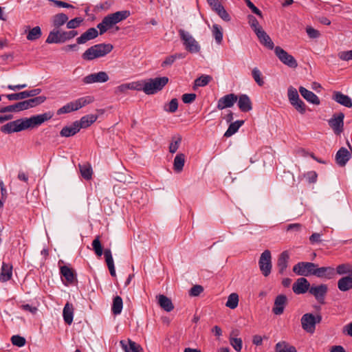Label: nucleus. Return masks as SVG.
I'll use <instances>...</instances> for the list:
<instances>
[{"label":"nucleus","mask_w":352,"mask_h":352,"mask_svg":"<svg viewBox=\"0 0 352 352\" xmlns=\"http://www.w3.org/2000/svg\"><path fill=\"white\" fill-rule=\"evenodd\" d=\"M53 116L51 112L33 116L29 118H21L8 122L1 126V131L5 134L20 132L30 128L41 125L45 121L50 120Z\"/></svg>","instance_id":"nucleus-1"},{"label":"nucleus","mask_w":352,"mask_h":352,"mask_svg":"<svg viewBox=\"0 0 352 352\" xmlns=\"http://www.w3.org/2000/svg\"><path fill=\"white\" fill-rule=\"evenodd\" d=\"M113 49V46L110 43L96 44L88 48L82 54V58L85 60H92L106 56L110 53Z\"/></svg>","instance_id":"nucleus-2"},{"label":"nucleus","mask_w":352,"mask_h":352,"mask_svg":"<svg viewBox=\"0 0 352 352\" xmlns=\"http://www.w3.org/2000/svg\"><path fill=\"white\" fill-rule=\"evenodd\" d=\"M168 82L166 76L149 78L144 81L142 91L147 95H153L161 91Z\"/></svg>","instance_id":"nucleus-3"},{"label":"nucleus","mask_w":352,"mask_h":352,"mask_svg":"<svg viewBox=\"0 0 352 352\" xmlns=\"http://www.w3.org/2000/svg\"><path fill=\"white\" fill-rule=\"evenodd\" d=\"M76 30L60 32L58 30H53L49 33L45 41L47 43H63L78 35Z\"/></svg>","instance_id":"nucleus-4"},{"label":"nucleus","mask_w":352,"mask_h":352,"mask_svg":"<svg viewBox=\"0 0 352 352\" xmlns=\"http://www.w3.org/2000/svg\"><path fill=\"white\" fill-rule=\"evenodd\" d=\"M94 101V98L91 96H85L80 98L74 101L70 102L61 108H60L57 113L58 115L63 113H70L74 111H77L82 107L86 106L88 104L91 103Z\"/></svg>","instance_id":"nucleus-5"},{"label":"nucleus","mask_w":352,"mask_h":352,"mask_svg":"<svg viewBox=\"0 0 352 352\" xmlns=\"http://www.w3.org/2000/svg\"><path fill=\"white\" fill-rule=\"evenodd\" d=\"M179 35L183 41L185 49L190 53H197L200 51V45L199 43L192 37V36L184 30L180 29Z\"/></svg>","instance_id":"nucleus-6"},{"label":"nucleus","mask_w":352,"mask_h":352,"mask_svg":"<svg viewBox=\"0 0 352 352\" xmlns=\"http://www.w3.org/2000/svg\"><path fill=\"white\" fill-rule=\"evenodd\" d=\"M322 316L319 314L314 315L311 313L304 314L301 318L302 328L307 333H313L316 329V324L320 323Z\"/></svg>","instance_id":"nucleus-7"},{"label":"nucleus","mask_w":352,"mask_h":352,"mask_svg":"<svg viewBox=\"0 0 352 352\" xmlns=\"http://www.w3.org/2000/svg\"><path fill=\"white\" fill-rule=\"evenodd\" d=\"M317 265L311 262H299L293 267V272L298 276H309L314 275Z\"/></svg>","instance_id":"nucleus-8"},{"label":"nucleus","mask_w":352,"mask_h":352,"mask_svg":"<svg viewBox=\"0 0 352 352\" xmlns=\"http://www.w3.org/2000/svg\"><path fill=\"white\" fill-rule=\"evenodd\" d=\"M274 53L278 58L284 65L291 67L296 68L298 66V63L293 56L288 54L285 50L279 46L274 48Z\"/></svg>","instance_id":"nucleus-9"},{"label":"nucleus","mask_w":352,"mask_h":352,"mask_svg":"<svg viewBox=\"0 0 352 352\" xmlns=\"http://www.w3.org/2000/svg\"><path fill=\"white\" fill-rule=\"evenodd\" d=\"M259 268L264 276H268L272 270V257L270 250H265L261 255L258 261Z\"/></svg>","instance_id":"nucleus-10"},{"label":"nucleus","mask_w":352,"mask_h":352,"mask_svg":"<svg viewBox=\"0 0 352 352\" xmlns=\"http://www.w3.org/2000/svg\"><path fill=\"white\" fill-rule=\"evenodd\" d=\"M328 292V287L325 284L312 285L309 289V294L313 295L316 300L320 304L325 303V297Z\"/></svg>","instance_id":"nucleus-11"},{"label":"nucleus","mask_w":352,"mask_h":352,"mask_svg":"<svg viewBox=\"0 0 352 352\" xmlns=\"http://www.w3.org/2000/svg\"><path fill=\"white\" fill-rule=\"evenodd\" d=\"M344 114L342 112L334 114L328 121L329 125L336 135H340L344 130Z\"/></svg>","instance_id":"nucleus-12"},{"label":"nucleus","mask_w":352,"mask_h":352,"mask_svg":"<svg viewBox=\"0 0 352 352\" xmlns=\"http://www.w3.org/2000/svg\"><path fill=\"white\" fill-rule=\"evenodd\" d=\"M109 79V76L105 72H99L86 76L82 78V82L85 84L102 83L108 81Z\"/></svg>","instance_id":"nucleus-13"},{"label":"nucleus","mask_w":352,"mask_h":352,"mask_svg":"<svg viewBox=\"0 0 352 352\" xmlns=\"http://www.w3.org/2000/svg\"><path fill=\"white\" fill-rule=\"evenodd\" d=\"M311 287L309 282L304 277L298 278L293 284V292L296 294H302L309 292Z\"/></svg>","instance_id":"nucleus-14"},{"label":"nucleus","mask_w":352,"mask_h":352,"mask_svg":"<svg viewBox=\"0 0 352 352\" xmlns=\"http://www.w3.org/2000/svg\"><path fill=\"white\" fill-rule=\"evenodd\" d=\"M237 99L238 97L234 94H227L218 100L217 107L219 110L232 107Z\"/></svg>","instance_id":"nucleus-15"},{"label":"nucleus","mask_w":352,"mask_h":352,"mask_svg":"<svg viewBox=\"0 0 352 352\" xmlns=\"http://www.w3.org/2000/svg\"><path fill=\"white\" fill-rule=\"evenodd\" d=\"M287 303V298L284 294L278 295L275 300L272 312L275 315H281L284 312V309Z\"/></svg>","instance_id":"nucleus-16"},{"label":"nucleus","mask_w":352,"mask_h":352,"mask_svg":"<svg viewBox=\"0 0 352 352\" xmlns=\"http://www.w3.org/2000/svg\"><path fill=\"white\" fill-rule=\"evenodd\" d=\"M129 16H130L129 11L122 10V11L116 12L113 14H108L105 17L108 20V22L109 23V24L113 27V25L126 19Z\"/></svg>","instance_id":"nucleus-17"},{"label":"nucleus","mask_w":352,"mask_h":352,"mask_svg":"<svg viewBox=\"0 0 352 352\" xmlns=\"http://www.w3.org/2000/svg\"><path fill=\"white\" fill-rule=\"evenodd\" d=\"M335 275V269L332 267H316L314 272V276L320 278L331 279Z\"/></svg>","instance_id":"nucleus-18"},{"label":"nucleus","mask_w":352,"mask_h":352,"mask_svg":"<svg viewBox=\"0 0 352 352\" xmlns=\"http://www.w3.org/2000/svg\"><path fill=\"white\" fill-rule=\"evenodd\" d=\"M332 99L346 107L351 108L352 107L351 98L340 91H334L333 93Z\"/></svg>","instance_id":"nucleus-19"},{"label":"nucleus","mask_w":352,"mask_h":352,"mask_svg":"<svg viewBox=\"0 0 352 352\" xmlns=\"http://www.w3.org/2000/svg\"><path fill=\"white\" fill-rule=\"evenodd\" d=\"M120 344L125 352H144L142 347L130 339L121 340Z\"/></svg>","instance_id":"nucleus-20"},{"label":"nucleus","mask_w":352,"mask_h":352,"mask_svg":"<svg viewBox=\"0 0 352 352\" xmlns=\"http://www.w3.org/2000/svg\"><path fill=\"white\" fill-rule=\"evenodd\" d=\"M350 158L351 154L344 147L340 148L336 154V163L340 166H345Z\"/></svg>","instance_id":"nucleus-21"},{"label":"nucleus","mask_w":352,"mask_h":352,"mask_svg":"<svg viewBox=\"0 0 352 352\" xmlns=\"http://www.w3.org/2000/svg\"><path fill=\"white\" fill-rule=\"evenodd\" d=\"M257 36L260 43L263 45L265 47L270 50L274 49V44L273 41H272L270 36L263 30V29L261 30H257V32L255 33Z\"/></svg>","instance_id":"nucleus-22"},{"label":"nucleus","mask_w":352,"mask_h":352,"mask_svg":"<svg viewBox=\"0 0 352 352\" xmlns=\"http://www.w3.org/2000/svg\"><path fill=\"white\" fill-rule=\"evenodd\" d=\"M299 92L307 102L316 105L320 104V99L314 92L302 86L299 87Z\"/></svg>","instance_id":"nucleus-23"},{"label":"nucleus","mask_w":352,"mask_h":352,"mask_svg":"<svg viewBox=\"0 0 352 352\" xmlns=\"http://www.w3.org/2000/svg\"><path fill=\"white\" fill-rule=\"evenodd\" d=\"M98 36V32L95 28H89L85 32L77 38V44H84L88 41L92 40Z\"/></svg>","instance_id":"nucleus-24"},{"label":"nucleus","mask_w":352,"mask_h":352,"mask_svg":"<svg viewBox=\"0 0 352 352\" xmlns=\"http://www.w3.org/2000/svg\"><path fill=\"white\" fill-rule=\"evenodd\" d=\"M238 100V106L243 112H248L252 109V102L249 96L246 94L239 96Z\"/></svg>","instance_id":"nucleus-25"},{"label":"nucleus","mask_w":352,"mask_h":352,"mask_svg":"<svg viewBox=\"0 0 352 352\" xmlns=\"http://www.w3.org/2000/svg\"><path fill=\"white\" fill-rule=\"evenodd\" d=\"M80 130L78 123L75 121L71 125L64 126L60 132V135L69 138L76 135Z\"/></svg>","instance_id":"nucleus-26"},{"label":"nucleus","mask_w":352,"mask_h":352,"mask_svg":"<svg viewBox=\"0 0 352 352\" xmlns=\"http://www.w3.org/2000/svg\"><path fill=\"white\" fill-rule=\"evenodd\" d=\"M60 273L69 284L73 283L76 278L74 270L67 265L61 266L60 267Z\"/></svg>","instance_id":"nucleus-27"},{"label":"nucleus","mask_w":352,"mask_h":352,"mask_svg":"<svg viewBox=\"0 0 352 352\" xmlns=\"http://www.w3.org/2000/svg\"><path fill=\"white\" fill-rule=\"evenodd\" d=\"M338 288L341 292H347L352 289V274L342 277L338 281Z\"/></svg>","instance_id":"nucleus-28"},{"label":"nucleus","mask_w":352,"mask_h":352,"mask_svg":"<svg viewBox=\"0 0 352 352\" xmlns=\"http://www.w3.org/2000/svg\"><path fill=\"white\" fill-rule=\"evenodd\" d=\"M74 307L72 304L69 302H67L65 305V307L63 308V316L64 321L67 324H71L73 322V318H74Z\"/></svg>","instance_id":"nucleus-29"},{"label":"nucleus","mask_w":352,"mask_h":352,"mask_svg":"<svg viewBox=\"0 0 352 352\" xmlns=\"http://www.w3.org/2000/svg\"><path fill=\"white\" fill-rule=\"evenodd\" d=\"M158 298V304L164 311L167 312H170L174 309V305L171 301V300L167 296L160 294L157 296Z\"/></svg>","instance_id":"nucleus-30"},{"label":"nucleus","mask_w":352,"mask_h":352,"mask_svg":"<svg viewBox=\"0 0 352 352\" xmlns=\"http://www.w3.org/2000/svg\"><path fill=\"white\" fill-rule=\"evenodd\" d=\"M98 116L94 114L86 115L76 122L78 123L80 129H85L96 121Z\"/></svg>","instance_id":"nucleus-31"},{"label":"nucleus","mask_w":352,"mask_h":352,"mask_svg":"<svg viewBox=\"0 0 352 352\" xmlns=\"http://www.w3.org/2000/svg\"><path fill=\"white\" fill-rule=\"evenodd\" d=\"M289 256L287 251L283 252L278 258V267L279 273L283 274L287 267Z\"/></svg>","instance_id":"nucleus-32"},{"label":"nucleus","mask_w":352,"mask_h":352,"mask_svg":"<svg viewBox=\"0 0 352 352\" xmlns=\"http://www.w3.org/2000/svg\"><path fill=\"white\" fill-rule=\"evenodd\" d=\"M12 266L10 264L3 263L0 274V280L2 282H6L12 278Z\"/></svg>","instance_id":"nucleus-33"},{"label":"nucleus","mask_w":352,"mask_h":352,"mask_svg":"<svg viewBox=\"0 0 352 352\" xmlns=\"http://www.w3.org/2000/svg\"><path fill=\"white\" fill-rule=\"evenodd\" d=\"M46 100V97L43 96H40L37 97H34L33 98L26 100L23 101L25 109H28L30 108L35 107L43 102H44Z\"/></svg>","instance_id":"nucleus-34"},{"label":"nucleus","mask_w":352,"mask_h":352,"mask_svg":"<svg viewBox=\"0 0 352 352\" xmlns=\"http://www.w3.org/2000/svg\"><path fill=\"white\" fill-rule=\"evenodd\" d=\"M276 352H298L296 347L287 342L282 341L276 343L275 346Z\"/></svg>","instance_id":"nucleus-35"},{"label":"nucleus","mask_w":352,"mask_h":352,"mask_svg":"<svg viewBox=\"0 0 352 352\" xmlns=\"http://www.w3.org/2000/svg\"><path fill=\"white\" fill-rule=\"evenodd\" d=\"M185 163V155L183 153L177 154L173 162V169L177 173L182 171Z\"/></svg>","instance_id":"nucleus-36"},{"label":"nucleus","mask_w":352,"mask_h":352,"mask_svg":"<svg viewBox=\"0 0 352 352\" xmlns=\"http://www.w3.org/2000/svg\"><path fill=\"white\" fill-rule=\"evenodd\" d=\"M243 120H236L234 122H232L224 133V136L228 138L234 135L238 131L239 129L243 124Z\"/></svg>","instance_id":"nucleus-37"},{"label":"nucleus","mask_w":352,"mask_h":352,"mask_svg":"<svg viewBox=\"0 0 352 352\" xmlns=\"http://www.w3.org/2000/svg\"><path fill=\"white\" fill-rule=\"evenodd\" d=\"M68 21V16L64 13L55 14L52 19L53 25L58 30Z\"/></svg>","instance_id":"nucleus-38"},{"label":"nucleus","mask_w":352,"mask_h":352,"mask_svg":"<svg viewBox=\"0 0 352 352\" xmlns=\"http://www.w3.org/2000/svg\"><path fill=\"white\" fill-rule=\"evenodd\" d=\"M123 302L120 296H116L113 298L111 311L113 314L118 315L121 313L122 309Z\"/></svg>","instance_id":"nucleus-39"},{"label":"nucleus","mask_w":352,"mask_h":352,"mask_svg":"<svg viewBox=\"0 0 352 352\" xmlns=\"http://www.w3.org/2000/svg\"><path fill=\"white\" fill-rule=\"evenodd\" d=\"M212 32L216 43L220 45L223 41V30L221 27L219 25L214 24L212 25Z\"/></svg>","instance_id":"nucleus-40"},{"label":"nucleus","mask_w":352,"mask_h":352,"mask_svg":"<svg viewBox=\"0 0 352 352\" xmlns=\"http://www.w3.org/2000/svg\"><path fill=\"white\" fill-rule=\"evenodd\" d=\"M42 35L41 29L39 26H36L30 29L27 34L28 41H35L38 39Z\"/></svg>","instance_id":"nucleus-41"},{"label":"nucleus","mask_w":352,"mask_h":352,"mask_svg":"<svg viewBox=\"0 0 352 352\" xmlns=\"http://www.w3.org/2000/svg\"><path fill=\"white\" fill-rule=\"evenodd\" d=\"M239 305V295L236 293H232L228 296L226 306L230 309H234Z\"/></svg>","instance_id":"nucleus-42"},{"label":"nucleus","mask_w":352,"mask_h":352,"mask_svg":"<svg viewBox=\"0 0 352 352\" xmlns=\"http://www.w3.org/2000/svg\"><path fill=\"white\" fill-rule=\"evenodd\" d=\"M79 169L84 179L89 180L91 178L93 171L89 164H79Z\"/></svg>","instance_id":"nucleus-43"},{"label":"nucleus","mask_w":352,"mask_h":352,"mask_svg":"<svg viewBox=\"0 0 352 352\" xmlns=\"http://www.w3.org/2000/svg\"><path fill=\"white\" fill-rule=\"evenodd\" d=\"M217 14L225 21H230V16L224 7L219 3L214 8H212Z\"/></svg>","instance_id":"nucleus-44"},{"label":"nucleus","mask_w":352,"mask_h":352,"mask_svg":"<svg viewBox=\"0 0 352 352\" xmlns=\"http://www.w3.org/2000/svg\"><path fill=\"white\" fill-rule=\"evenodd\" d=\"M23 101L17 102L14 104L9 105L5 107H3V111L4 113L6 112H18L25 109Z\"/></svg>","instance_id":"nucleus-45"},{"label":"nucleus","mask_w":352,"mask_h":352,"mask_svg":"<svg viewBox=\"0 0 352 352\" xmlns=\"http://www.w3.org/2000/svg\"><path fill=\"white\" fill-rule=\"evenodd\" d=\"M336 272L340 275L352 274V265L349 263H344L337 266Z\"/></svg>","instance_id":"nucleus-46"},{"label":"nucleus","mask_w":352,"mask_h":352,"mask_svg":"<svg viewBox=\"0 0 352 352\" xmlns=\"http://www.w3.org/2000/svg\"><path fill=\"white\" fill-rule=\"evenodd\" d=\"M182 142V136L179 135H174L172 138V141L169 145V152L171 153H175L177 149Z\"/></svg>","instance_id":"nucleus-47"},{"label":"nucleus","mask_w":352,"mask_h":352,"mask_svg":"<svg viewBox=\"0 0 352 352\" xmlns=\"http://www.w3.org/2000/svg\"><path fill=\"white\" fill-rule=\"evenodd\" d=\"M252 76L258 86L261 87L264 85L265 82L262 76V73L257 67L253 68L252 71Z\"/></svg>","instance_id":"nucleus-48"},{"label":"nucleus","mask_w":352,"mask_h":352,"mask_svg":"<svg viewBox=\"0 0 352 352\" xmlns=\"http://www.w3.org/2000/svg\"><path fill=\"white\" fill-rule=\"evenodd\" d=\"M212 78L209 75H202L195 80V85L197 87H204L207 85Z\"/></svg>","instance_id":"nucleus-49"},{"label":"nucleus","mask_w":352,"mask_h":352,"mask_svg":"<svg viewBox=\"0 0 352 352\" xmlns=\"http://www.w3.org/2000/svg\"><path fill=\"white\" fill-rule=\"evenodd\" d=\"M92 247L97 256H100L102 254V247L99 236H97L92 241Z\"/></svg>","instance_id":"nucleus-50"},{"label":"nucleus","mask_w":352,"mask_h":352,"mask_svg":"<svg viewBox=\"0 0 352 352\" xmlns=\"http://www.w3.org/2000/svg\"><path fill=\"white\" fill-rule=\"evenodd\" d=\"M300 113L304 114L306 111V105L300 98L291 104Z\"/></svg>","instance_id":"nucleus-51"},{"label":"nucleus","mask_w":352,"mask_h":352,"mask_svg":"<svg viewBox=\"0 0 352 352\" xmlns=\"http://www.w3.org/2000/svg\"><path fill=\"white\" fill-rule=\"evenodd\" d=\"M112 26L108 22V20L104 16L102 20V22L98 23L97 28L100 30V34L102 35L105 33L108 29L111 28Z\"/></svg>","instance_id":"nucleus-52"},{"label":"nucleus","mask_w":352,"mask_h":352,"mask_svg":"<svg viewBox=\"0 0 352 352\" xmlns=\"http://www.w3.org/2000/svg\"><path fill=\"white\" fill-rule=\"evenodd\" d=\"M287 96L289 100V102L292 104V102H295L298 99H299V95L296 90V89L293 87H289L287 90Z\"/></svg>","instance_id":"nucleus-53"},{"label":"nucleus","mask_w":352,"mask_h":352,"mask_svg":"<svg viewBox=\"0 0 352 352\" xmlns=\"http://www.w3.org/2000/svg\"><path fill=\"white\" fill-rule=\"evenodd\" d=\"M11 341L13 345L19 347L23 346L25 344V339L19 335L13 336L11 338Z\"/></svg>","instance_id":"nucleus-54"},{"label":"nucleus","mask_w":352,"mask_h":352,"mask_svg":"<svg viewBox=\"0 0 352 352\" xmlns=\"http://www.w3.org/2000/svg\"><path fill=\"white\" fill-rule=\"evenodd\" d=\"M230 343L236 351H241L242 349V340L241 338L230 337Z\"/></svg>","instance_id":"nucleus-55"},{"label":"nucleus","mask_w":352,"mask_h":352,"mask_svg":"<svg viewBox=\"0 0 352 352\" xmlns=\"http://www.w3.org/2000/svg\"><path fill=\"white\" fill-rule=\"evenodd\" d=\"M249 24L254 32H257V30H261L263 28L259 25L257 19L252 15H249Z\"/></svg>","instance_id":"nucleus-56"},{"label":"nucleus","mask_w":352,"mask_h":352,"mask_svg":"<svg viewBox=\"0 0 352 352\" xmlns=\"http://www.w3.org/2000/svg\"><path fill=\"white\" fill-rule=\"evenodd\" d=\"M6 97L9 100H19L27 98L25 91L19 93L8 94L6 95Z\"/></svg>","instance_id":"nucleus-57"},{"label":"nucleus","mask_w":352,"mask_h":352,"mask_svg":"<svg viewBox=\"0 0 352 352\" xmlns=\"http://www.w3.org/2000/svg\"><path fill=\"white\" fill-rule=\"evenodd\" d=\"M82 22V19L80 17H76L67 23V28L68 29H75L78 28Z\"/></svg>","instance_id":"nucleus-58"},{"label":"nucleus","mask_w":352,"mask_h":352,"mask_svg":"<svg viewBox=\"0 0 352 352\" xmlns=\"http://www.w3.org/2000/svg\"><path fill=\"white\" fill-rule=\"evenodd\" d=\"M340 59L345 61L352 60V50L349 51H342L338 54Z\"/></svg>","instance_id":"nucleus-59"},{"label":"nucleus","mask_w":352,"mask_h":352,"mask_svg":"<svg viewBox=\"0 0 352 352\" xmlns=\"http://www.w3.org/2000/svg\"><path fill=\"white\" fill-rule=\"evenodd\" d=\"M168 109L165 110L170 113H174L177 110L178 108V101L176 98L172 99L168 104Z\"/></svg>","instance_id":"nucleus-60"},{"label":"nucleus","mask_w":352,"mask_h":352,"mask_svg":"<svg viewBox=\"0 0 352 352\" xmlns=\"http://www.w3.org/2000/svg\"><path fill=\"white\" fill-rule=\"evenodd\" d=\"M204 288L201 285H194L189 291V294L191 296H198L202 292Z\"/></svg>","instance_id":"nucleus-61"},{"label":"nucleus","mask_w":352,"mask_h":352,"mask_svg":"<svg viewBox=\"0 0 352 352\" xmlns=\"http://www.w3.org/2000/svg\"><path fill=\"white\" fill-rule=\"evenodd\" d=\"M306 32L309 37L311 38H317L320 36V32L312 27H307L306 28Z\"/></svg>","instance_id":"nucleus-62"},{"label":"nucleus","mask_w":352,"mask_h":352,"mask_svg":"<svg viewBox=\"0 0 352 352\" xmlns=\"http://www.w3.org/2000/svg\"><path fill=\"white\" fill-rule=\"evenodd\" d=\"M246 4L248 7L252 10L253 13L258 15L261 18L263 17L261 11L256 8L252 2H251L250 0H245Z\"/></svg>","instance_id":"nucleus-63"},{"label":"nucleus","mask_w":352,"mask_h":352,"mask_svg":"<svg viewBox=\"0 0 352 352\" xmlns=\"http://www.w3.org/2000/svg\"><path fill=\"white\" fill-rule=\"evenodd\" d=\"M196 98L195 94H185L182 96V100L186 104L192 102Z\"/></svg>","instance_id":"nucleus-64"}]
</instances>
